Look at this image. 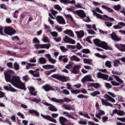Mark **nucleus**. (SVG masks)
Instances as JSON below:
<instances>
[{
  "label": "nucleus",
  "instance_id": "nucleus-32",
  "mask_svg": "<svg viewBox=\"0 0 125 125\" xmlns=\"http://www.w3.org/2000/svg\"><path fill=\"white\" fill-rule=\"evenodd\" d=\"M70 60L71 61H77V62H80L81 60L76 56L73 55L70 57Z\"/></svg>",
  "mask_w": 125,
  "mask_h": 125
},
{
  "label": "nucleus",
  "instance_id": "nucleus-63",
  "mask_svg": "<svg viewBox=\"0 0 125 125\" xmlns=\"http://www.w3.org/2000/svg\"><path fill=\"white\" fill-rule=\"evenodd\" d=\"M105 87H106V88L109 89V88H112V86L111 85V84H110V83H105Z\"/></svg>",
  "mask_w": 125,
  "mask_h": 125
},
{
  "label": "nucleus",
  "instance_id": "nucleus-18",
  "mask_svg": "<svg viewBox=\"0 0 125 125\" xmlns=\"http://www.w3.org/2000/svg\"><path fill=\"white\" fill-rule=\"evenodd\" d=\"M42 88H43L44 90L46 92H48L50 90H54L53 87H52L51 85L48 84H46L45 85L42 86Z\"/></svg>",
  "mask_w": 125,
  "mask_h": 125
},
{
  "label": "nucleus",
  "instance_id": "nucleus-51",
  "mask_svg": "<svg viewBox=\"0 0 125 125\" xmlns=\"http://www.w3.org/2000/svg\"><path fill=\"white\" fill-rule=\"evenodd\" d=\"M40 42H40V40L38 39V38L35 37L33 38V43H40Z\"/></svg>",
  "mask_w": 125,
  "mask_h": 125
},
{
  "label": "nucleus",
  "instance_id": "nucleus-61",
  "mask_svg": "<svg viewBox=\"0 0 125 125\" xmlns=\"http://www.w3.org/2000/svg\"><path fill=\"white\" fill-rule=\"evenodd\" d=\"M7 54H8L9 55H16V53L11 51H7Z\"/></svg>",
  "mask_w": 125,
  "mask_h": 125
},
{
  "label": "nucleus",
  "instance_id": "nucleus-58",
  "mask_svg": "<svg viewBox=\"0 0 125 125\" xmlns=\"http://www.w3.org/2000/svg\"><path fill=\"white\" fill-rule=\"evenodd\" d=\"M83 21H84V22H86L87 23H89V22H90V21H91V20H90V19H89V17H87L86 19L84 18H82Z\"/></svg>",
  "mask_w": 125,
  "mask_h": 125
},
{
  "label": "nucleus",
  "instance_id": "nucleus-64",
  "mask_svg": "<svg viewBox=\"0 0 125 125\" xmlns=\"http://www.w3.org/2000/svg\"><path fill=\"white\" fill-rule=\"evenodd\" d=\"M6 65L7 66V67H9V68H13V63H12V62H7L6 63Z\"/></svg>",
  "mask_w": 125,
  "mask_h": 125
},
{
  "label": "nucleus",
  "instance_id": "nucleus-22",
  "mask_svg": "<svg viewBox=\"0 0 125 125\" xmlns=\"http://www.w3.org/2000/svg\"><path fill=\"white\" fill-rule=\"evenodd\" d=\"M104 98H105V99H106V100H107V101H111L113 103H115V102H116V100H115V99L112 98L111 96L107 94H105L104 95Z\"/></svg>",
  "mask_w": 125,
  "mask_h": 125
},
{
  "label": "nucleus",
  "instance_id": "nucleus-2",
  "mask_svg": "<svg viewBox=\"0 0 125 125\" xmlns=\"http://www.w3.org/2000/svg\"><path fill=\"white\" fill-rule=\"evenodd\" d=\"M14 71L11 69H8L5 71L4 72V75L5 76V80L8 83L11 82V75H14Z\"/></svg>",
  "mask_w": 125,
  "mask_h": 125
},
{
  "label": "nucleus",
  "instance_id": "nucleus-49",
  "mask_svg": "<svg viewBox=\"0 0 125 125\" xmlns=\"http://www.w3.org/2000/svg\"><path fill=\"white\" fill-rule=\"evenodd\" d=\"M82 53H85V54H88V53H90V50L88 49H83L81 51Z\"/></svg>",
  "mask_w": 125,
  "mask_h": 125
},
{
  "label": "nucleus",
  "instance_id": "nucleus-46",
  "mask_svg": "<svg viewBox=\"0 0 125 125\" xmlns=\"http://www.w3.org/2000/svg\"><path fill=\"white\" fill-rule=\"evenodd\" d=\"M40 71V68H37L36 69H35V70H30L29 71V73L30 74H31V75H32L33 76H34L35 73H36V72H39Z\"/></svg>",
  "mask_w": 125,
  "mask_h": 125
},
{
  "label": "nucleus",
  "instance_id": "nucleus-17",
  "mask_svg": "<svg viewBox=\"0 0 125 125\" xmlns=\"http://www.w3.org/2000/svg\"><path fill=\"white\" fill-rule=\"evenodd\" d=\"M98 114H96L95 117L98 118L99 120H101V116H104L105 115V111L104 110H102V109H99Z\"/></svg>",
  "mask_w": 125,
  "mask_h": 125
},
{
  "label": "nucleus",
  "instance_id": "nucleus-43",
  "mask_svg": "<svg viewBox=\"0 0 125 125\" xmlns=\"http://www.w3.org/2000/svg\"><path fill=\"white\" fill-rule=\"evenodd\" d=\"M110 83L113 86H119V85H121V84L120 83L115 81H111Z\"/></svg>",
  "mask_w": 125,
  "mask_h": 125
},
{
  "label": "nucleus",
  "instance_id": "nucleus-21",
  "mask_svg": "<svg viewBox=\"0 0 125 125\" xmlns=\"http://www.w3.org/2000/svg\"><path fill=\"white\" fill-rule=\"evenodd\" d=\"M100 47H102L104 49H105V50H107L109 49V46H108V44L106 43L105 42H102L101 43V45H100Z\"/></svg>",
  "mask_w": 125,
  "mask_h": 125
},
{
  "label": "nucleus",
  "instance_id": "nucleus-9",
  "mask_svg": "<svg viewBox=\"0 0 125 125\" xmlns=\"http://www.w3.org/2000/svg\"><path fill=\"white\" fill-rule=\"evenodd\" d=\"M97 77L98 79H102L104 81H107L109 78V76L108 75L101 73V72L97 73Z\"/></svg>",
  "mask_w": 125,
  "mask_h": 125
},
{
  "label": "nucleus",
  "instance_id": "nucleus-34",
  "mask_svg": "<svg viewBox=\"0 0 125 125\" xmlns=\"http://www.w3.org/2000/svg\"><path fill=\"white\" fill-rule=\"evenodd\" d=\"M39 62L40 64H45L47 61L44 58L41 57L39 59Z\"/></svg>",
  "mask_w": 125,
  "mask_h": 125
},
{
  "label": "nucleus",
  "instance_id": "nucleus-31",
  "mask_svg": "<svg viewBox=\"0 0 125 125\" xmlns=\"http://www.w3.org/2000/svg\"><path fill=\"white\" fill-rule=\"evenodd\" d=\"M112 77H114V79H115L116 81L117 82H118V83H124V81L122 80L119 76L117 75H112Z\"/></svg>",
  "mask_w": 125,
  "mask_h": 125
},
{
  "label": "nucleus",
  "instance_id": "nucleus-37",
  "mask_svg": "<svg viewBox=\"0 0 125 125\" xmlns=\"http://www.w3.org/2000/svg\"><path fill=\"white\" fill-rule=\"evenodd\" d=\"M14 67L16 71H19L20 70V65L17 62L14 63Z\"/></svg>",
  "mask_w": 125,
  "mask_h": 125
},
{
  "label": "nucleus",
  "instance_id": "nucleus-5",
  "mask_svg": "<svg viewBox=\"0 0 125 125\" xmlns=\"http://www.w3.org/2000/svg\"><path fill=\"white\" fill-rule=\"evenodd\" d=\"M48 98L50 99L51 101L53 102H56V103H64V102H71L72 100L68 98H64L63 99H57L55 98H52L50 99V97H48Z\"/></svg>",
  "mask_w": 125,
  "mask_h": 125
},
{
  "label": "nucleus",
  "instance_id": "nucleus-53",
  "mask_svg": "<svg viewBox=\"0 0 125 125\" xmlns=\"http://www.w3.org/2000/svg\"><path fill=\"white\" fill-rule=\"evenodd\" d=\"M60 48L61 50L62 51V52H66V51H68V49L65 48L64 46H61L60 47Z\"/></svg>",
  "mask_w": 125,
  "mask_h": 125
},
{
  "label": "nucleus",
  "instance_id": "nucleus-52",
  "mask_svg": "<svg viewBox=\"0 0 125 125\" xmlns=\"http://www.w3.org/2000/svg\"><path fill=\"white\" fill-rule=\"evenodd\" d=\"M93 87H95L96 89L100 88V87H101V86L100 85V83H94Z\"/></svg>",
  "mask_w": 125,
  "mask_h": 125
},
{
  "label": "nucleus",
  "instance_id": "nucleus-48",
  "mask_svg": "<svg viewBox=\"0 0 125 125\" xmlns=\"http://www.w3.org/2000/svg\"><path fill=\"white\" fill-rule=\"evenodd\" d=\"M50 34L52 37H54V38H56L58 37V33L57 32L54 31V32H50Z\"/></svg>",
  "mask_w": 125,
  "mask_h": 125
},
{
  "label": "nucleus",
  "instance_id": "nucleus-28",
  "mask_svg": "<svg viewBox=\"0 0 125 125\" xmlns=\"http://www.w3.org/2000/svg\"><path fill=\"white\" fill-rule=\"evenodd\" d=\"M59 121L61 123V125H65V123L68 121L67 119L65 118V117L61 116L59 118Z\"/></svg>",
  "mask_w": 125,
  "mask_h": 125
},
{
  "label": "nucleus",
  "instance_id": "nucleus-4",
  "mask_svg": "<svg viewBox=\"0 0 125 125\" xmlns=\"http://www.w3.org/2000/svg\"><path fill=\"white\" fill-rule=\"evenodd\" d=\"M52 78L54 79H56L62 82V83H66L67 81H69V77H66L65 76L59 75V74H54L51 76Z\"/></svg>",
  "mask_w": 125,
  "mask_h": 125
},
{
  "label": "nucleus",
  "instance_id": "nucleus-14",
  "mask_svg": "<svg viewBox=\"0 0 125 125\" xmlns=\"http://www.w3.org/2000/svg\"><path fill=\"white\" fill-rule=\"evenodd\" d=\"M62 108H63L64 110H72L73 111H75V105H73L72 107H71V105L70 104H62Z\"/></svg>",
  "mask_w": 125,
  "mask_h": 125
},
{
  "label": "nucleus",
  "instance_id": "nucleus-13",
  "mask_svg": "<svg viewBox=\"0 0 125 125\" xmlns=\"http://www.w3.org/2000/svg\"><path fill=\"white\" fill-rule=\"evenodd\" d=\"M81 65H75L73 68V70H72V73L73 74H79V73H80V69H81Z\"/></svg>",
  "mask_w": 125,
  "mask_h": 125
},
{
  "label": "nucleus",
  "instance_id": "nucleus-40",
  "mask_svg": "<svg viewBox=\"0 0 125 125\" xmlns=\"http://www.w3.org/2000/svg\"><path fill=\"white\" fill-rule=\"evenodd\" d=\"M41 116L43 118V119H45V120H47V121H50V120L51 119V117L49 115H44L42 114H41Z\"/></svg>",
  "mask_w": 125,
  "mask_h": 125
},
{
  "label": "nucleus",
  "instance_id": "nucleus-8",
  "mask_svg": "<svg viewBox=\"0 0 125 125\" xmlns=\"http://www.w3.org/2000/svg\"><path fill=\"white\" fill-rule=\"evenodd\" d=\"M71 92L72 94H79V93H83L85 94L87 93V91L85 89H83L82 90L80 89L71 90Z\"/></svg>",
  "mask_w": 125,
  "mask_h": 125
},
{
  "label": "nucleus",
  "instance_id": "nucleus-57",
  "mask_svg": "<svg viewBox=\"0 0 125 125\" xmlns=\"http://www.w3.org/2000/svg\"><path fill=\"white\" fill-rule=\"evenodd\" d=\"M104 24L107 27H111V26L113 25V23L110 21H105Z\"/></svg>",
  "mask_w": 125,
  "mask_h": 125
},
{
  "label": "nucleus",
  "instance_id": "nucleus-33",
  "mask_svg": "<svg viewBox=\"0 0 125 125\" xmlns=\"http://www.w3.org/2000/svg\"><path fill=\"white\" fill-rule=\"evenodd\" d=\"M63 115H65L66 117H68V118H70V119H73L74 120V119H75V117H74V116L70 114V113H69V112H66V111H64L62 113Z\"/></svg>",
  "mask_w": 125,
  "mask_h": 125
},
{
  "label": "nucleus",
  "instance_id": "nucleus-56",
  "mask_svg": "<svg viewBox=\"0 0 125 125\" xmlns=\"http://www.w3.org/2000/svg\"><path fill=\"white\" fill-rule=\"evenodd\" d=\"M66 47L68 48V49H76V46L75 45H67Z\"/></svg>",
  "mask_w": 125,
  "mask_h": 125
},
{
  "label": "nucleus",
  "instance_id": "nucleus-30",
  "mask_svg": "<svg viewBox=\"0 0 125 125\" xmlns=\"http://www.w3.org/2000/svg\"><path fill=\"white\" fill-rule=\"evenodd\" d=\"M102 8H104V9H105V10H106L107 11H108V12H113V11H114V10L112 9V8L107 7V6L105 5H102Z\"/></svg>",
  "mask_w": 125,
  "mask_h": 125
},
{
  "label": "nucleus",
  "instance_id": "nucleus-6",
  "mask_svg": "<svg viewBox=\"0 0 125 125\" xmlns=\"http://www.w3.org/2000/svg\"><path fill=\"white\" fill-rule=\"evenodd\" d=\"M62 41L65 43H71V44H75V43H76V41L74 40L71 39L67 36H65L63 38Z\"/></svg>",
  "mask_w": 125,
  "mask_h": 125
},
{
  "label": "nucleus",
  "instance_id": "nucleus-12",
  "mask_svg": "<svg viewBox=\"0 0 125 125\" xmlns=\"http://www.w3.org/2000/svg\"><path fill=\"white\" fill-rule=\"evenodd\" d=\"M115 47H117L119 50L120 51H122L123 52H125V44H115Z\"/></svg>",
  "mask_w": 125,
  "mask_h": 125
},
{
  "label": "nucleus",
  "instance_id": "nucleus-39",
  "mask_svg": "<svg viewBox=\"0 0 125 125\" xmlns=\"http://www.w3.org/2000/svg\"><path fill=\"white\" fill-rule=\"evenodd\" d=\"M113 8L116 10V11H119L121 10V8H122V6H121V4H118V5H115L113 6Z\"/></svg>",
  "mask_w": 125,
  "mask_h": 125
},
{
  "label": "nucleus",
  "instance_id": "nucleus-29",
  "mask_svg": "<svg viewBox=\"0 0 125 125\" xmlns=\"http://www.w3.org/2000/svg\"><path fill=\"white\" fill-rule=\"evenodd\" d=\"M93 42L95 45L100 47L102 42L99 39H95L93 40Z\"/></svg>",
  "mask_w": 125,
  "mask_h": 125
},
{
  "label": "nucleus",
  "instance_id": "nucleus-25",
  "mask_svg": "<svg viewBox=\"0 0 125 125\" xmlns=\"http://www.w3.org/2000/svg\"><path fill=\"white\" fill-rule=\"evenodd\" d=\"M50 47V45L47 44H38V49L39 48H46V49H49Z\"/></svg>",
  "mask_w": 125,
  "mask_h": 125
},
{
  "label": "nucleus",
  "instance_id": "nucleus-26",
  "mask_svg": "<svg viewBox=\"0 0 125 125\" xmlns=\"http://www.w3.org/2000/svg\"><path fill=\"white\" fill-rule=\"evenodd\" d=\"M28 112L31 114V115H33V116L35 115L36 116V117L40 116V113L39 112L35 110L34 109H29L28 111Z\"/></svg>",
  "mask_w": 125,
  "mask_h": 125
},
{
  "label": "nucleus",
  "instance_id": "nucleus-7",
  "mask_svg": "<svg viewBox=\"0 0 125 125\" xmlns=\"http://www.w3.org/2000/svg\"><path fill=\"white\" fill-rule=\"evenodd\" d=\"M74 14H76V15H78V16H79L82 19L83 18L86 17V15L85 14V13H84V11H83V10L75 11L74 12Z\"/></svg>",
  "mask_w": 125,
  "mask_h": 125
},
{
  "label": "nucleus",
  "instance_id": "nucleus-54",
  "mask_svg": "<svg viewBox=\"0 0 125 125\" xmlns=\"http://www.w3.org/2000/svg\"><path fill=\"white\" fill-rule=\"evenodd\" d=\"M117 115L118 116H125V111H124V110H118V113Z\"/></svg>",
  "mask_w": 125,
  "mask_h": 125
},
{
  "label": "nucleus",
  "instance_id": "nucleus-42",
  "mask_svg": "<svg viewBox=\"0 0 125 125\" xmlns=\"http://www.w3.org/2000/svg\"><path fill=\"white\" fill-rule=\"evenodd\" d=\"M120 63H121V62H120V60H115L113 62V66L114 67H118L119 66V64H120Z\"/></svg>",
  "mask_w": 125,
  "mask_h": 125
},
{
  "label": "nucleus",
  "instance_id": "nucleus-59",
  "mask_svg": "<svg viewBox=\"0 0 125 125\" xmlns=\"http://www.w3.org/2000/svg\"><path fill=\"white\" fill-rule=\"evenodd\" d=\"M87 32L90 35H95L96 34V33L94 31V30L92 29L87 30Z\"/></svg>",
  "mask_w": 125,
  "mask_h": 125
},
{
  "label": "nucleus",
  "instance_id": "nucleus-1",
  "mask_svg": "<svg viewBox=\"0 0 125 125\" xmlns=\"http://www.w3.org/2000/svg\"><path fill=\"white\" fill-rule=\"evenodd\" d=\"M11 83L15 87H17V88L22 90H27V88H26V86H25V83L21 82L19 76H13L11 80Z\"/></svg>",
  "mask_w": 125,
  "mask_h": 125
},
{
  "label": "nucleus",
  "instance_id": "nucleus-15",
  "mask_svg": "<svg viewBox=\"0 0 125 125\" xmlns=\"http://www.w3.org/2000/svg\"><path fill=\"white\" fill-rule=\"evenodd\" d=\"M125 26V23L124 22H119L118 24L113 26L114 29L118 30V29H123V27Z\"/></svg>",
  "mask_w": 125,
  "mask_h": 125
},
{
  "label": "nucleus",
  "instance_id": "nucleus-50",
  "mask_svg": "<svg viewBox=\"0 0 125 125\" xmlns=\"http://www.w3.org/2000/svg\"><path fill=\"white\" fill-rule=\"evenodd\" d=\"M77 98H80V99L86 98V99H87V98H88V97L84 95L80 94L77 96Z\"/></svg>",
  "mask_w": 125,
  "mask_h": 125
},
{
  "label": "nucleus",
  "instance_id": "nucleus-55",
  "mask_svg": "<svg viewBox=\"0 0 125 125\" xmlns=\"http://www.w3.org/2000/svg\"><path fill=\"white\" fill-rule=\"evenodd\" d=\"M75 47L78 49V50H80L81 49H82V48H83V46H82V45H81V43H80V42H78L77 43V45L76 46H75Z\"/></svg>",
  "mask_w": 125,
  "mask_h": 125
},
{
  "label": "nucleus",
  "instance_id": "nucleus-47",
  "mask_svg": "<svg viewBox=\"0 0 125 125\" xmlns=\"http://www.w3.org/2000/svg\"><path fill=\"white\" fill-rule=\"evenodd\" d=\"M66 10H68V11H70V12H73L74 14H75V7H70V8H67Z\"/></svg>",
  "mask_w": 125,
  "mask_h": 125
},
{
  "label": "nucleus",
  "instance_id": "nucleus-38",
  "mask_svg": "<svg viewBox=\"0 0 125 125\" xmlns=\"http://www.w3.org/2000/svg\"><path fill=\"white\" fill-rule=\"evenodd\" d=\"M72 67H73V62H69L68 64L66 65L65 68L68 69V70H70Z\"/></svg>",
  "mask_w": 125,
  "mask_h": 125
},
{
  "label": "nucleus",
  "instance_id": "nucleus-45",
  "mask_svg": "<svg viewBox=\"0 0 125 125\" xmlns=\"http://www.w3.org/2000/svg\"><path fill=\"white\" fill-rule=\"evenodd\" d=\"M54 8L55 9H56L57 10H58L59 11H62V8L60 6V5L58 4H56L54 5Z\"/></svg>",
  "mask_w": 125,
  "mask_h": 125
},
{
  "label": "nucleus",
  "instance_id": "nucleus-11",
  "mask_svg": "<svg viewBox=\"0 0 125 125\" xmlns=\"http://www.w3.org/2000/svg\"><path fill=\"white\" fill-rule=\"evenodd\" d=\"M110 35L112 40L115 42H120V41H122V39L121 38H119L118 36H117L116 33L112 32V34Z\"/></svg>",
  "mask_w": 125,
  "mask_h": 125
},
{
  "label": "nucleus",
  "instance_id": "nucleus-16",
  "mask_svg": "<svg viewBox=\"0 0 125 125\" xmlns=\"http://www.w3.org/2000/svg\"><path fill=\"white\" fill-rule=\"evenodd\" d=\"M75 33L77 36L78 39H82V38H83V37H84V31H83V30L75 31Z\"/></svg>",
  "mask_w": 125,
  "mask_h": 125
},
{
  "label": "nucleus",
  "instance_id": "nucleus-3",
  "mask_svg": "<svg viewBox=\"0 0 125 125\" xmlns=\"http://www.w3.org/2000/svg\"><path fill=\"white\" fill-rule=\"evenodd\" d=\"M4 33L8 36H13V35L16 34V30L11 26H5Z\"/></svg>",
  "mask_w": 125,
  "mask_h": 125
},
{
  "label": "nucleus",
  "instance_id": "nucleus-23",
  "mask_svg": "<svg viewBox=\"0 0 125 125\" xmlns=\"http://www.w3.org/2000/svg\"><path fill=\"white\" fill-rule=\"evenodd\" d=\"M64 34H65V35H68L69 36V37H71V38H73L74 37V32H73V31L70 30V29H66V30L63 31Z\"/></svg>",
  "mask_w": 125,
  "mask_h": 125
},
{
  "label": "nucleus",
  "instance_id": "nucleus-20",
  "mask_svg": "<svg viewBox=\"0 0 125 125\" xmlns=\"http://www.w3.org/2000/svg\"><path fill=\"white\" fill-rule=\"evenodd\" d=\"M101 102L103 106H110V107H113V104H112L107 102V100L104 99H102Z\"/></svg>",
  "mask_w": 125,
  "mask_h": 125
},
{
  "label": "nucleus",
  "instance_id": "nucleus-44",
  "mask_svg": "<svg viewBox=\"0 0 125 125\" xmlns=\"http://www.w3.org/2000/svg\"><path fill=\"white\" fill-rule=\"evenodd\" d=\"M105 67H107L108 68L112 67V64L111 63V62L109 61H107L105 62Z\"/></svg>",
  "mask_w": 125,
  "mask_h": 125
},
{
  "label": "nucleus",
  "instance_id": "nucleus-27",
  "mask_svg": "<svg viewBox=\"0 0 125 125\" xmlns=\"http://www.w3.org/2000/svg\"><path fill=\"white\" fill-rule=\"evenodd\" d=\"M29 90V93L31 94V95L37 96V92L35 91V88L34 87H30Z\"/></svg>",
  "mask_w": 125,
  "mask_h": 125
},
{
  "label": "nucleus",
  "instance_id": "nucleus-35",
  "mask_svg": "<svg viewBox=\"0 0 125 125\" xmlns=\"http://www.w3.org/2000/svg\"><path fill=\"white\" fill-rule=\"evenodd\" d=\"M83 62L85 63V64L91 65V64H92V60L90 59H84L83 60Z\"/></svg>",
  "mask_w": 125,
  "mask_h": 125
},
{
  "label": "nucleus",
  "instance_id": "nucleus-60",
  "mask_svg": "<svg viewBox=\"0 0 125 125\" xmlns=\"http://www.w3.org/2000/svg\"><path fill=\"white\" fill-rule=\"evenodd\" d=\"M62 93H64L65 95H69L70 94V92L67 89H63L62 91Z\"/></svg>",
  "mask_w": 125,
  "mask_h": 125
},
{
  "label": "nucleus",
  "instance_id": "nucleus-24",
  "mask_svg": "<svg viewBox=\"0 0 125 125\" xmlns=\"http://www.w3.org/2000/svg\"><path fill=\"white\" fill-rule=\"evenodd\" d=\"M46 57L48 58L49 62H51V63L52 64H55V63H56V60L52 59V58H51V56H50V54H47L46 55Z\"/></svg>",
  "mask_w": 125,
  "mask_h": 125
},
{
  "label": "nucleus",
  "instance_id": "nucleus-10",
  "mask_svg": "<svg viewBox=\"0 0 125 125\" xmlns=\"http://www.w3.org/2000/svg\"><path fill=\"white\" fill-rule=\"evenodd\" d=\"M82 82L84 83L85 82H94V80H93L91 76L86 75L82 79Z\"/></svg>",
  "mask_w": 125,
  "mask_h": 125
},
{
  "label": "nucleus",
  "instance_id": "nucleus-36",
  "mask_svg": "<svg viewBox=\"0 0 125 125\" xmlns=\"http://www.w3.org/2000/svg\"><path fill=\"white\" fill-rule=\"evenodd\" d=\"M49 110L51 111V112H57L58 109L56 108V107L54 106L51 104L50 107H48Z\"/></svg>",
  "mask_w": 125,
  "mask_h": 125
},
{
  "label": "nucleus",
  "instance_id": "nucleus-62",
  "mask_svg": "<svg viewBox=\"0 0 125 125\" xmlns=\"http://www.w3.org/2000/svg\"><path fill=\"white\" fill-rule=\"evenodd\" d=\"M54 40L56 42H61V37L55 38Z\"/></svg>",
  "mask_w": 125,
  "mask_h": 125
},
{
  "label": "nucleus",
  "instance_id": "nucleus-19",
  "mask_svg": "<svg viewBox=\"0 0 125 125\" xmlns=\"http://www.w3.org/2000/svg\"><path fill=\"white\" fill-rule=\"evenodd\" d=\"M57 21L59 24H65V20L64 18L61 16H57Z\"/></svg>",
  "mask_w": 125,
  "mask_h": 125
},
{
  "label": "nucleus",
  "instance_id": "nucleus-41",
  "mask_svg": "<svg viewBox=\"0 0 125 125\" xmlns=\"http://www.w3.org/2000/svg\"><path fill=\"white\" fill-rule=\"evenodd\" d=\"M90 95H91V96H93V97H95L97 95H100V92L95 91L92 93H91Z\"/></svg>",
  "mask_w": 125,
  "mask_h": 125
}]
</instances>
